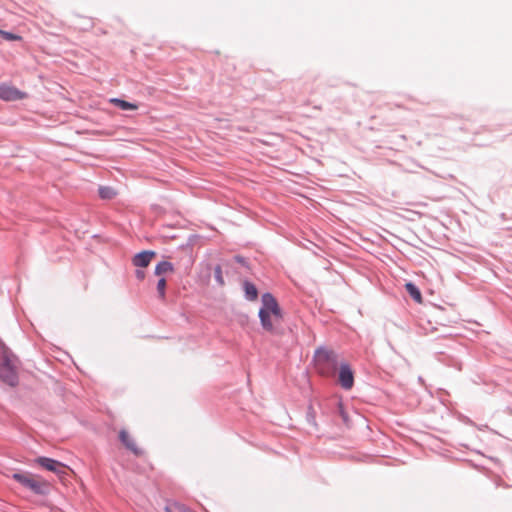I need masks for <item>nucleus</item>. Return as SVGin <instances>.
Instances as JSON below:
<instances>
[{
    "label": "nucleus",
    "mask_w": 512,
    "mask_h": 512,
    "mask_svg": "<svg viewBox=\"0 0 512 512\" xmlns=\"http://www.w3.org/2000/svg\"><path fill=\"white\" fill-rule=\"evenodd\" d=\"M0 378L10 386H15L18 383V359L7 348L2 350Z\"/></svg>",
    "instance_id": "nucleus-3"
},
{
    "label": "nucleus",
    "mask_w": 512,
    "mask_h": 512,
    "mask_svg": "<svg viewBox=\"0 0 512 512\" xmlns=\"http://www.w3.org/2000/svg\"><path fill=\"white\" fill-rule=\"evenodd\" d=\"M119 439L125 445V447L135 455L142 454V450L137 446L134 439L129 435V433L126 430H121L119 432Z\"/></svg>",
    "instance_id": "nucleus-8"
},
{
    "label": "nucleus",
    "mask_w": 512,
    "mask_h": 512,
    "mask_svg": "<svg viewBox=\"0 0 512 512\" xmlns=\"http://www.w3.org/2000/svg\"><path fill=\"white\" fill-rule=\"evenodd\" d=\"M136 277H137L139 280H143V279H144V277H145V273H144V271L137 270V271H136Z\"/></svg>",
    "instance_id": "nucleus-19"
},
{
    "label": "nucleus",
    "mask_w": 512,
    "mask_h": 512,
    "mask_svg": "<svg viewBox=\"0 0 512 512\" xmlns=\"http://www.w3.org/2000/svg\"><path fill=\"white\" fill-rule=\"evenodd\" d=\"M0 35L7 41H18L21 39V36L3 30H0Z\"/></svg>",
    "instance_id": "nucleus-17"
},
{
    "label": "nucleus",
    "mask_w": 512,
    "mask_h": 512,
    "mask_svg": "<svg viewBox=\"0 0 512 512\" xmlns=\"http://www.w3.org/2000/svg\"><path fill=\"white\" fill-rule=\"evenodd\" d=\"M99 195L102 199H111L115 196V191L110 187H101Z\"/></svg>",
    "instance_id": "nucleus-14"
},
{
    "label": "nucleus",
    "mask_w": 512,
    "mask_h": 512,
    "mask_svg": "<svg viewBox=\"0 0 512 512\" xmlns=\"http://www.w3.org/2000/svg\"><path fill=\"white\" fill-rule=\"evenodd\" d=\"M215 275H216V279L218 280V282H219L220 284H223V278H222L221 268H220L219 266L215 269Z\"/></svg>",
    "instance_id": "nucleus-18"
},
{
    "label": "nucleus",
    "mask_w": 512,
    "mask_h": 512,
    "mask_svg": "<svg viewBox=\"0 0 512 512\" xmlns=\"http://www.w3.org/2000/svg\"><path fill=\"white\" fill-rule=\"evenodd\" d=\"M174 270L173 265L168 261L160 262L155 268V274L157 276H162L166 273H172Z\"/></svg>",
    "instance_id": "nucleus-12"
},
{
    "label": "nucleus",
    "mask_w": 512,
    "mask_h": 512,
    "mask_svg": "<svg viewBox=\"0 0 512 512\" xmlns=\"http://www.w3.org/2000/svg\"><path fill=\"white\" fill-rule=\"evenodd\" d=\"M261 302L259 318L263 329L273 334L279 333L283 316L277 300L270 293H266L262 296Z\"/></svg>",
    "instance_id": "nucleus-1"
},
{
    "label": "nucleus",
    "mask_w": 512,
    "mask_h": 512,
    "mask_svg": "<svg viewBox=\"0 0 512 512\" xmlns=\"http://www.w3.org/2000/svg\"><path fill=\"white\" fill-rule=\"evenodd\" d=\"M338 381L342 388L350 390L354 385V374L347 363H342L339 368Z\"/></svg>",
    "instance_id": "nucleus-7"
},
{
    "label": "nucleus",
    "mask_w": 512,
    "mask_h": 512,
    "mask_svg": "<svg viewBox=\"0 0 512 512\" xmlns=\"http://www.w3.org/2000/svg\"><path fill=\"white\" fill-rule=\"evenodd\" d=\"M155 252L153 251H143V252H140L138 254H136L134 257H133V264L136 266V267H147L151 260L155 257Z\"/></svg>",
    "instance_id": "nucleus-9"
},
{
    "label": "nucleus",
    "mask_w": 512,
    "mask_h": 512,
    "mask_svg": "<svg viewBox=\"0 0 512 512\" xmlns=\"http://www.w3.org/2000/svg\"><path fill=\"white\" fill-rule=\"evenodd\" d=\"M245 292H246L247 297L250 300H255L258 296L256 287L253 284L248 283V282L245 283Z\"/></svg>",
    "instance_id": "nucleus-13"
},
{
    "label": "nucleus",
    "mask_w": 512,
    "mask_h": 512,
    "mask_svg": "<svg viewBox=\"0 0 512 512\" xmlns=\"http://www.w3.org/2000/svg\"><path fill=\"white\" fill-rule=\"evenodd\" d=\"M315 365L323 376H333L337 370L338 357L333 350L319 348L315 351Z\"/></svg>",
    "instance_id": "nucleus-4"
},
{
    "label": "nucleus",
    "mask_w": 512,
    "mask_h": 512,
    "mask_svg": "<svg viewBox=\"0 0 512 512\" xmlns=\"http://www.w3.org/2000/svg\"><path fill=\"white\" fill-rule=\"evenodd\" d=\"M12 478L36 495H47L51 490V484L39 475L29 472L14 473Z\"/></svg>",
    "instance_id": "nucleus-2"
},
{
    "label": "nucleus",
    "mask_w": 512,
    "mask_h": 512,
    "mask_svg": "<svg viewBox=\"0 0 512 512\" xmlns=\"http://www.w3.org/2000/svg\"><path fill=\"white\" fill-rule=\"evenodd\" d=\"M110 102L122 110H137L138 109L137 104L130 103V102H127L122 99L112 98V99H110Z\"/></svg>",
    "instance_id": "nucleus-11"
},
{
    "label": "nucleus",
    "mask_w": 512,
    "mask_h": 512,
    "mask_svg": "<svg viewBox=\"0 0 512 512\" xmlns=\"http://www.w3.org/2000/svg\"><path fill=\"white\" fill-rule=\"evenodd\" d=\"M167 508H172L174 512H192L189 507L180 503H174Z\"/></svg>",
    "instance_id": "nucleus-16"
},
{
    "label": "nucleus",
    "mask_w": 512,
    "mask_h": 512,
    "mask_svg": "<svg viewBox=\"0 0 512 512\" xmlns=\"http://www.w3.org/2000/svg\"><path fill=\"white\" fill-rule=\"evenodd\" d=\"M166 512H174L172 508H165Z\"/></svg>",
    "instance_id": "nucleus-21"
},
{
    "label": "nucleus",
    "mask_w": 512,
    "mask_h": 512,
    "mask_svg": "<svg viewBox=\"0 0 512 512\" xmlns=\"http://www.w3.org/2000/svg\"><path fill=\"white\" fill-rule=\"evenodd\" d=\"M27 98V94L14 86L0 85V99L4 101H16Z\"/></svg>",
    "instance_id": "nucleus-6"
},
{
    "label": "nucleus",
    "mask_w": 512,
    "mask_h": 512,
    "mask_svg": "<svg viewBox=\"0 0 512 512\" xmlns=\"http://www.w3.org/2000/svg\"><path fill=\"white\" fill-rule=\"evenodd\" d=\"M35 461L42 468H44L48 471L54 472L58 476H62L64 474H66L67 467L63 463H61L57 460L47 458V457H39Z\"/></svg>",
    "instance_id": "nucleus-5"
},
{
    "label": "nucleus",
    "mask_w": 512,
    "mask_h": 512,
    "mask_svg": "<svg viewBox=\"0 0 512 512\" xmlns=\"http://www.w3.org/2000/svg\"><path fill=\"white\" fill-rule=\"evenodd\" d=\"M405 288L409 295L417 302L422 303L423 298L420 290L411 282H408L405 284Z\"/></svg>",
    "instance_id": "nucleus-10"
},
{
    "label": "nucleus",
    "mask_w": 512,
    "mask_h": 512,
    "mask_svg": "<svg viewBox=\"0 0 512 512\" xmlns=\"http://www.w3.org/2000/svg\"><path fill=\"white\" fill-rule=\"evenodd\" d=\"M339 409H340V414H341L342 418L344 419V421H346L347 416H346V413L343 410V407H342L341 403L339 404Z\"/></svg>",
    "instance_id": "nucleus-20"
},
{
    "label": "nucleus",
    "mask_w": 512,
    "mask_h": 512,
    "mask_svg": "<svg viewBox=\"0 0 512 512\" xmlns=\"http://www.w3.org/2000/svg\"><path fill=\"white\" fill-rule=\"evenodd\" d=\"M165 289H166V279L161 277L157 283V292L161 299L165 298Z\"/></svg>",
    "instance_id": "nucleus-15"
}]
</instances>
